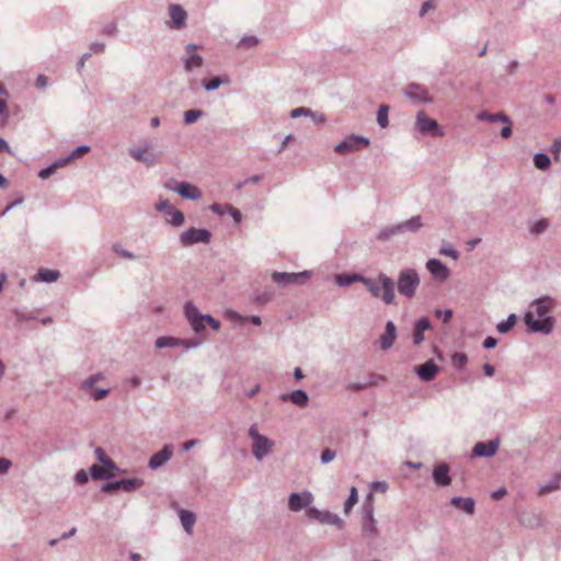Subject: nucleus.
<instances>
[{
  "label": "nucleus",
  "mask_w": 561,
  "mask_h": 561,
  "mask_svg": "<svg viewBox=\"0 0 561 561\" xmlns=\"http://www.w3.org/2000/svg\"><path fill=\"white\" fill-rule=\"evenodd\" d=\"M360 535L368 548H376L378 539L380 538V529L374 515V504L371 502L365 503L363 505L360 517Z\"/></svg>",
  "instance_id": "7ed1b4c3"
},
{
  "label": "nucleus",
  "mask_w": 561,
  "mask_h": 561,
  "mask_svg": "<svg viewBox=\"0 0 561 561\" xmlns=\"http://www.w3.org/2000/svg\"><path fill=\"white\" fill-rule=\"evenodd\" d=\"M426 268L438 282H444L450 276L449 268L438 259H430L426 262Z\"/></svg>",
  "instance_id": "6ab92c4d"
},
{
  "label": "nucleus",
  "mask_w": 561,
  "mask_h": 561,
  "mask_svg": "<svg viewBox=\"0 0 561 561\" xmlns=\"http://www.w3.org/2000/svg\"><path fill=\"white\" fill-rule=\"evenodd\" d=\"M468 362V357L465 353H455L451 356V364L455 368L461 369Z\"/></svg>",
  "instance_id": "8fccbe9b"
},
{
  "label": "nucleus",
  "mask_w": 561,
  "mask_h": 561,
  "mask_svg": "<svg viewBox=\"0 0 561 561\" xmlns=\"http://www.w3.org/2000/svg\"><path fill=\"white\" fill-rule=\"evenodd\" d=\"M173 449L174 448L171 444L164 445L161 450L157 451L150 457L148 467L151 470H157L163 467L172 458Z\"/></svg>",
  "instance_id": "dca6fc26"
},
{
  "label": "nucleus",
  "mask_w": 561,
  "mask_h": 561,
  "mask_svg": "<svg viewBox=\"0 0 561 561\" xmlns=\"http://www.w3.org/2000/svg\"><path fill=\"white\" fill-rule=\"evenodd\" d=\"M179 517L184 531L191 535L196 523V515L192 511L179 510Z\"/></svg>",
  "instance_id": "c85d7f7f"
},
{
  "label": "nucleus",
  "mask_w": 561,
  "mask_h": 561,
  "mask_svg": "<svg viewBox=\"0 0 561 561\" xmlns=\"http://www.w3.org/2000/svg\"><path fill=\"white\" fill-rule=\"evenodd\" d=\"M18 321H27L36 319V313L34 311H25L23 309H15L13 311Z\"/></svg>",
  "instance_id": "603ef678"
},
{
  "label": "nucleus",
  "mask_w": 561,
  "mask_h": 561,
  "mask_svg": "<svg viewBox=\"0 0 561 561\" xmlns=\"http://www.w3.org/2000/svg\"><path fill=\"white\" fill-rule=\"evenodd\" d=\"M306 516L310 520H316L322 525H333L339 529H342L345 525L344 520L330 511H320L317 507H308L306 510Z\"/></svg>",
  "instance_id": "6e6552de"
},
{
  "label": "nucleus",
  "mask_w": 561,
  "mask_h": 561,
  "mask_svg": "<svg viewBox=\"0 0 561 561\" xmlns=\"http://www.w3.org/2000/svg\"><path fill=\"white\" fill-rule=\"evenodd\" d=\"M362 284L373 297L381 299L386 305H396L394 282L385 273H379L377 278L364 276Z\"/></svg>",
  "instance_id": "f03ea898"
},
{
  "label": "nucleus",
  "mask_w": 561,
  "mask_h": 561,
  "mask_svg": "<svg viewBox=\"0 0 561 561\" xmlns=\"http://www.w3.org/2000/svg\"><path fill=\"white\" fill-rule=\"evenodd\" d=\"M534 164L539 170H546L551 164L550 157L547 153L538 152L534 156Z\"/></svg>",
  "instance_id": "4c0bfd02"
},
{
  "label": "nucleus",
  "mask_w": 561,
  "mask_h": 561,
  "mask_svg": "<svg viewBox=\"0 0 561 561\" xmlns=\"http://www.w3.org/2000/svg\"><path fill=\"white\" fill-rule=\"evenodd\" d=\"M364 278L363 275L352 273V274H339L335 277V282L341 287L350 286L354 283H362V279Z\"/></svg>",
  "instance_id": "7c9ffc66"
},
{
  "label": "nucleus",
  "mask_w": 561,
  "mask_h": 561,
  "mask_svg": "<svg viewBox=\"0 0 561 561\" xmlns=\"http://www.w3.org/2000/svg\"><path fill=\"white\" fill-rule=\"evenodd\" d=\"M432 9H434L433 0L425 1L420 9L419 15L423 18Z\"/></svg>",
  "instance_id": "69168bd1"
},
{
  "label": "nucleus",
  "mask_w": 561,
  "mask_h": 561,
  "mask_svg": "<svg viewBox=\"0 0 561 561\" xmlns=\"http://www.w3.org/2000/svg\"><path fill=\"white\" fill-rule=\"evenodd\" d=\"M129 156L137 162H140L146 167L150 168L159 162L161 154L160 152L147 151L140 148L139 146H136L129 149Z\"/></svg>",
  "instance_id": "ddd939ff"
},
{
  "label": "nucleus",
  "mask_w": 561,
  "mask_h": 561,
  "mask_svg": "<svg viewBox=\"0 0 561 561\" xmlns=\"http://www.w3.org/2000/svg\"><path fill=\"white\" fill-rule=\"evenodd\" d=\"M226 207L228 209L229 215L233 218L234 222L236 224L241 222V220H242L241 211L230 205H226Z\"/></svg>",
  "instance_id": "680f3d73"
},
{
  "label": "nucleus",
  "mask_w": 561,
  "mask_h": 561,
  "mask_svg": "<svg viewBox=\"0 0 561 561\" xmlns=\"http://www.w3.org/2000/svg\"><path fill=\"white\" fill-rule=\"evenodd\" d=\"M519 523L524 526L534 528L540 525V517L538 515L525 516L520 515L518 518Z\"/></svg>",
  "instance_id": "49530a36"
},
{
  "label": "nucleus",
  "mask_w": 561,
  "mask_h": 561,
  "mask_svg": "<svg viewBox=\"0 0 561 561\" xmlns=\"http://www.w3.org/2000/svg\"><path fill=\"white\" fill-rule=\"evenodd\" d=\"M370 140L364 136L351 135L340 141L335 147L334 151L339 154H346L352 151H358L364 147L369 146Z\"/></svg>",
  "instance_id": "9b49d317"
},
{
  "label": "nucleus",
  "mask_w": 561,
  "mask_h": 561,
  "mask_svg": "<svg viewBox=\"0 0 561 561\" xmlns=\"http://www.w3.org/2000/svg\"><path fill=\"white\" fill-rule=\"evenodd\" d=\"M357 501H358L357 490L355 486H352L350 495L344 503V512L348 513L352 510V507L357 503Z\"/></svg>",
  "instance_id": "de8ad7c7"
},
{
  "label": "nucleus",
  "mask_w": 561,
  "mask_h": 561,
  "mask_svg": "<svg viewBox=\"0 0 561 561\" xmlns=\"http://www.w3.org/2000/svg\"><path fill=\"white\" fill-rule=\"evenodd\" d=\"M104 379L103 373H98L89 376L87 379H84L81 383V388L83 390H90L93 389V386Z\"/></svg>",
  "instance_id": "a18cd8bd"
},
{
  "label": "nucleus",
  "mask_w": 561,
  "mask_h": 561,
  "mask_svg": "<svg viewBox=\"0 0 561 561\" xmlns=\"http://www.w3.org/2000/svg\"><path fill=\"white\" fill-rule=\"evenodd\" d=\"M428 330H432V324L427 317L416 320L413 329V343L420 345L424 341V332Z\"/></svg>",
  "instance_id": "393cba45"
},
{
  "label": "nucleus",
  "mask_w": 561,
  "mask_h": 561,
  "mask_svg": "<svg viewBox=\"0 0 561 561\" xmlns=\"http://www.w3.org/2000/svg\"><path fill=\"white\" fill-rule=\"evenodd\" d=\"M222 83V80L219 77H213L209 81L204 82L203 87L206 91H215Z\"/></svg>",
  "instance_id": "6e6d98bb"
},
{
  "label": "nucleus",
  "mask_w": 561,
  "mask_h": 561,
  "mask_svg": "<svg viewBox=\"0 0 561 561\" xmlns=\"http://www.w3.org/2000/svg\"><path fill=\"white\" fill-rule=\"evenodd\" d=\"M90 473L93 480H108L113 477V473L98 465H93L90 468Z\"/></svg>",
  "instance_id": "f704fd0d"
},
{
  "label": "nucleus",
  "mask_w": 561,
  "mask_h": 561,
  "mask_svg": "<svg viewBox=\"0 0 561 561\" xmlns=\"http://www.w3.org/2000/svg\"><path fill=\"white\" fill-rule=\"evenodd\" d=\"M439 254L449 256V257H451L455 261L459 259V252L455 248L449 245V244L443 245L439 249Z\"/></svg>",
  "instance_id": "5fc2aeb1"
},
{
  "label": "nucleus",
  "mask_w": 561,
  "mask_h": 561,
  "mask_svg": "<svg viewBox=\"0 0 561 561\" xmlns=\"http://www.w3.org/2000/svg\"><path fill=\"white\" fill-rule=\"evenodd\" d=\"M113 252L118 254L119 256L126 259V260H134L136 259L135 254L127 249H124L119 243H114L112 245Z\"/></svg>",
  "instance_id": "3c124183"
},
{
  "label": "nucleus",
  "mask_w": 561,
  "mask_h": 561,
  "mask_svg": "<svg viewBox=\"0 0 561 561\" xmlns=\"http://www.w3.org/2000/svg\"><path fill=\"white\" fill-rule=\"evenodd\" d=\"M60 277L57 270L41 268L37 272V279L44 283H54Z\"/></svg>",
  "instance_id": "473e14b6"
},
{
  "label": "nucleus",
  "mask_w": 561,
  "mask_h": 561,
  "mask_svg": "<svg viewBox=\"0 0 561 561\" xmlns=\"http://www.w3.org/2000/svg\"><path fill=\"white\" fill-rule=\"evenodd\" d=\"M211 239V233L205 228L191 227L180 233L179 240L182 247H191L196 243L208 244Z\"/></svg>",
  "instance_id": "423d86ee"
},
{
  "label": "nucleus",
  "mask_w": 561,
  "mask_h": 561,
  "mask_svg": "<svg viewBox=\"0 0 561 561\" xmlns=\"http://www.w3.org/2000/svg\"><path fill=\"white\" fill-rule=\"evenodd\" d=\"M388 113L389 106L381 104L377 111V123L381 128H386L389 125Z\"/></svg>",
  "instance_id": "58836bf2"
},
{
  "label": "nucleus",
  "mask_w": 561,
  "mask_h": 561,
  "mask_svg": "<svg viewBox=\"0 0 561 561\" xmlns=\"http://www.w3.org/2000/svg\"><path fill=\"white\" fill-rule=\"evenodd\" d=\"M90 149H91L90 146L81 145V146L77 147L75 150H72L68 157L61 158V160L65 161V164L67 165L72 160L78 159V158L82 157L83 154L88 153L90 151Z\"/></svg>",
  "instance_id": "e433bc0d"
},
{
  "label": "nucleus",
  "mask_w": 561,
  "mask_h": 561,
  "mask_svg": "<svg viewBox=\"0 0 561 561\" xmlns=\"http://www.w3.org/2000/svg\"><path fill=\"white\" fill-rule=\"evenodd\" d=\"M336 456V453L331 449V448H325L322 450L321 453V456H320V460H321V463L325 465V463H329L330 461H332Z\"/></svg>",
  "instance_id": "4d7b16f0"
},
{
  "label": "nucleus",
  "mask_w": 561,
  "mask_h": 561,
  "mask_svg": "<svg viewBox=\"0 0 561 561\" xmlns=\"http://www.w3.org/2000/svg\"><path fill=\"white\" fill-rule=\"evenodd\" d=\"M310 277V272L305 271L301 273H287V272H274L272 279L278 285L286 286L288 284L300 283Z\"/></svg>",
  "instance_id": "2eb2a0df"
},
{
  "label": "nucleus",
  "mask_w": 561,
  "mask_h": 561,
  "mask_svg": "<svg viewBox=\"0 0 561 561\" xmlns=\"http://www.w3.org/2000/svg\"><path fill=\"white\" fill-rule=\"evenodd\" d=\"M548 227V222L545 220V219H541L539 221H537L531 228H530V232L533 234H539L541 233L542 231L546 230V228Z\"/></svg>",
  "instance_id": "13d9d810"
},
{
  "label": "nucleus",
  "mask_w": 561,
  "mask_h": 561,
  "mask_svg": "<svg viewBox=\"0 0 561 561\" xmlns=\"http://www.w3.org/2000/svg\"><path fill=\"white\" fill-rule=\"evenodd\" d=\"M249 437L252 439V454L256 461L265 459L273 450L274 440L265 435L260 434L257 425L252 424L248 431Z\"/></svg>",
  "instance_id": "20e7f679"
},
{
  "label": "nucleus",
  "mask_w": 561,
  "mask_h": 561,
  "mask_svg": "<svg viewBox=\"0 0 561 561\" xmlns=\"http://www.w3.org/2000/svg\"><path fill=\"white\" fill-rule=\"evenodd\" d=\"M500 446V439H491L489 442H479L474 445L472 449V455L474 457H484L489 458L496 454Z\"/></svg>",
  "instance_id": "a211bd4d"
},
{
  "label": "nucleus",
  "mask_w": 561,
  "mask_h": 561,
  "mask_svg": "<svg viewBox=\"0 0 561 561\" xmlns=\"http://www.w3.org/2000/svg\"><path fill=\"white\" fill-rule=\"evenodd\" d=\"M479 121H488L492 123H504L511 124L510 117L504 113H489L486 111H482L477 115Z\"/></svg>",
  "instance_id": "c756f323"
},
{
  "label": "nucleus",
  "mask_w": 561,
  "mask_h": 561,
  "mask_svg": "<svg viewBox=\"0 0 561 561\" xmlns=\"http://www.w3.org/2000/svg\"><path fill=\"white\" fill-rule=\"evenodd\" d=\"M289 115L291 118H298L301 116H313V111H311L308 107L300 106L291 110Z\"/></svg>",
  "instance_id": "864d4df0"
},
{
  "label": "nucleus",
  "mask_w": 561,
  "mask_h": 561,
  "mask_svg": "<svg viewBox=\"0 0 561 561\" xmlns=\"http://www.w3.org/2000/svg\"><path fill=\"white\" fill-rule=\"evenodd\" d=\"M516 323V314L512 313L506 320L497 323L496 329L500 333H507Z\"/></svg>",
  "instance_id": "37998d69"
},
{
  "label": "nucleus",
  "mask_w": 561,
  "mask_h": 561,
  "mask_svg": "<svg viewBox=\"0 0 561 561\" xmlns=\"http://www.w3.org/2000/svg\"><path fill=\"white\" fill-rule=\"evenodd\" d=\"M279 399L284 402L290 401L293 404L298 408H306L309 403V396L302 389L294 390L289 393L280 394Z\"/></svg>",
  "instance_id": "5701e85b"
},
{
  "label": "nucleus",
  "mask_w": 561,
  "mask_h": 561,
  "mask_svg": "<svg viewBox=\"0 0 561 561\" xmlns=\"http://www.w3.org/2000/svg\"><path fill=\"white\" fill-rule=\"evenodd\" d=\"M414 371L422 381L428 382L436 377L439 371V367L433 359H428L424 364L416 366Z\"/></svg>",
  "instance_id": "aec40b11"
},
{
  "label": "nucleus",
  "mask_w": 561,
  "mask_h": 561,
  "mask_svg": "<svg viewBox=\"0 0 561 561\" xmlns=\"http://www.w3.org/2000/svg\"><path fill=\"white\" fill-rule=\"evenodd\" d=\"M144 480L139 478L121 479L119 490H123L124 492H133L135 490L140 489L144 485Z\"/></svg>",
  "instance_id": "2f4dec72"
},
{
  "label": "nucleus",
  "mask_w": 561,
  "mask_h": 561,
  "mask_svg": "<svg viewBox=\"0 0 561 561\" xmlns=\"http://www.w3.org/2000/svg\"><path fill=\"white\" fill-rule=\"evenodd\" d=\"M198 48L195 44H187L185 46V51L187 57L184 59V68L187 71H192L194 68H199L203 65V57L195 53Z\"/></svg>",
  "instance_id": "4be33fe9"
},
{
  "label": "nucleus",
  "mask_w": 561,
  "mask_h": 561,
  "mask_svg": "<svg viewBox=\"0 0 561 561\" xmlns=\"http://www.w3.org/2000/svg\"><path fill=\"white\" fill-rule=\"evenodd\" d=\"M553 305V299L548 296L540 297L530 305L524 317L525 324L530 332L545 335L552 332L554 320L549 316V311Z\"/></svg>",
  "instance_id": "f257e3e1"
},
{
  "label": "nucleus",
  "mask_w": 561,
  "mask_h": 561,
  "mask_svg": "<svg viewBox=\"0 0 561 561\" xmlns=\"http://www.w3.org/2000/svg\"><path fill=\"white\" fill-rule=\"evenodd\" d=\"M313 502V495L309 492H294L289 495L288 507L293 512H299L302 508L311 507L310 504Z\"/></svg>",
  "instance_id": "4468645a"
},
{
  "label": "nucleus",
  "mask_w": 561,
  "mask_h": 561,
  "mask_svg": "<svg viewBox=\"0 0 561 561\" xmlns=\"http://www.w3.org/2000/svg\"><path fill=\"white\" fill-rule=\"evenodd\" d=\"M397 339V327L393 321L389 320L386 323L385 332L379 337V345L382 351H388L393 346Z\"/></svg>",
  "instance_id": "412c9836"
},
{
  "label": "nucleus",
  "mask_w": 561,
  "mask_h": 561,
  "mask_svg": "<svg viewBox=\"0 0 561 561\" xmlns=\"http://www.w3.org/2000/svg\"><path fill=\"white\" fill-rule=\"evenodd\" d=\"M415 126L423 135L444 136V130L439 127L438 123L434 118L428 117L424 111L417 112Z\"/></svg>",
  "instance_id": "f8f14e48"
},
{
  "label": "nucleus",
  "mask_w": 561,
  "mask_h": 561,
  "mask_svg": "<svg viewBox=\"0 0 561 561\" xmlns=\"http://www.w3.org/2000/svg\"><path fill=\"white\" fill-rule=\"evenodd\" d=\"M12 467V461L8 458H0V474L5 473Z\"/></svg>",
  "instance_id": "774afa93"
},
{
  "label": "nucleus",
  "mask_w": 561,
  "mask_h": 561,
  "mask_svg": "<svg viewBox=\"0 0 561 561\" xmlns=\"http://www.w3.org/2000/svg\"><path fill=\"white\" fill-rule=\"evenodd\" d=\"M169 14L172 21V28L181 30L185 26L187 14L181 5L171 4L169 8Z\"/></svg>",
  "instance_id": "b1692460"
},
{
  "label": "nucleus",
  "mask_w": 561,
  "mask_h": 561,
  "mask_svg": "<svg viewBox=\"0 0 561 561\" xmlns=\"http://www.w3.org/2000/svg\"><path fill=\"white\" fill-rule=\"evenodd\" d=\"M385 380H386V378H385V376H382V375H378V374H370V375L368 376V379H367V381H366V385H367V387L376 386V385H378V382H380V381H385Z\"/></svg>",
  "instance_id": "052dcab7"
},
{
  "label": "nucleus",
  "mask_w": 561,
  "mask_h": 561,
  "mask_svg": "<svg viewBox=\"0 0 561 561\" xmlns=\"http://www.w3.org/2000/svg\"><path fill=\"white\" fill-rule=\"evenodd\" d=\"M179 346L183 347L184 350H192V348H198L203 344V340L199 337H193V339H179Z\"/></svg>",
  "instance_id": "79ce46f5"
},
{
  "label": "nucleus",
  "mask_w": 561,
  "mask_h": 561,
  "mask_svg": "<svg viewBox=\"0 0 561 561\" xmlns=\"http://www.w3.org/2000/svg\"><path fill=\"white\" fill-rule=\"evenodd\" d=\"M184 314L196 334L204 333L206 329V314L199 312L197 307L192 301H186L184 305Z\"/></svg>",
  "instance_id": "9d476101"
},
{
  "label": "nucleus",
  "mask_w": 561,
  "mask_h": 561,
  "mask_svg": "<svg viewBox=\"0 0 561 561\" xmlns=\"http://www.w3.org/2000/svg\"><path fill=\"white\" fill-rule=\"evenodd\" d=\"M560 483H561V477L557 474L548 483L541 484L539 486V493L540 494H547V493H550L552 491L559 490L560 489Z\"/></svg>",
  "instance_id": "c9c22d12"
},
{
  "label": "nucleus",
  "mask_w": 561,
  "mask_h": 561,
  "mask_svg": "<svg viewBox=\"0 0 561 561\" xmlns=\"http://www.w3.org/2000/svg\"><path fill=\"white\" fill-rule=\"evenodd\" d=\"M435 316L438 317V318L442 317L443 321L446 323L453 317V310L451 309H446V310L436 309L435 310Z\"/></svg>",
  "instance_id": "e2e57ef3"
},
{
  "label": "nucleus",
  "mask_w": 561,
  "mask_h": 561,
  "mask_svg": "<svg viewBox=\"0 0 561 561\" xmlns=\"http://www.w3.org/2000/svg\"><path fill=\"white\" fill-rule=\"evenodd\" d=\"M179 341L178 337L172 336H160L156 340V347L157 348H165V347H178Z\"/></svg>",
  "instance_id": "ea45409f"
},
{
  "label": "nucleus",
  "mask_w": 561,
  "mask_h": 561,
  "mask_svg": "<svg viewBox=\"0 0 561 561\" xmlns=\"http://www.w3.org/2000/svg\"><path fill=\"white\" fill-rule=\"evenodd\" d=\"M75 480L78 482V483H85L88 482L89 480V476H88V472L83 469L79 470L76 476H75Z\"/></svg>",
  "instance_id": "338daca9"
},
{
  "label": "nucleus",
  "mask_w": 561,
  "mask_h": 561,
  "mask_svg": "<svg viewBox=\"0 0 561 561\" xmlns=\"http://www.w3.org/2000/svg\"><path fill=\"white\" fill-rule=\"evenodd\" d=\"M404 95L421 103H433V98L430 96L427 89L419 83H410L404 90Z\"/></svg>",
  "instance_id": "f3484780"
},
{
  "label": "nucleus",
  "mask_w": 561,
  "mask_h": 561,
  "mask_svg": "<svg viewBox=\"0 0 561 561\" xmlns=\"http://www.w3.org/2000/svg\"><path fill=\"white\" fill-rule=\"evenodd\" d=\"M371 489L376 492L385 493L388 490V483L386 481H375L371 484Z\"/></svg>",
  "instance_id": "0e129e2a"
},
{
  "label": "nucleus",
  "mask_w": 561,
  "mask_h": 561,
  "mask_svg": "<svg viewBox=\"0 0 561 561\" xmlns=\"http://www.w3.org/2000/svg\"><path fill=\"white\" fill-rule=\"evenodd\" d=\"M397 234H400V230H397V225H393V226H389V227L382 228L378 232L377 239L379 241H387V240H389L390 238H392L393 236H397Z\"/></svg>",
  "instance_id": "a19ab883"
},
{
  "label": "nucleus",
  "mask_w": 561,
  "mask_h": 561,
  "mask_svg": "<svg viewBox=\"0 0 561 561\" xmlns=\"http://www.w3.org/2000/svg\"><path fill=\"white\" fill-rule=\"evenodd\" d=\"M423 227L421 216H413L407 221L397 224V230H400V234L407 232H416Z\"/></svg>",
  "instance_id": "bb28decb"
},
{
  "label": "nucleus",
  "mask_w": 561,
  "mask_h": 561,
  "mask_svg": "<svg viewBox=\"0 0 561 561\" xmlns=\"http://www.w3.org/2000/svg\"><path fill=\"white\" fill-rule=\"evenodd\" d=\"M432 476L437 485L447 486L451 482V478L449 476V466L445 462L436 466Z\"/></svg>",
  "instance_id": "a878e982"
},
{
  "label": "nucleus",
  "mask_w": 561,
  "mask_h": 561,
  "mask_svg": "<svg viewBox=\"0 0 561 561\" xmlns=\"http://www.w3.org/2000/svg\"><path fill=\"white\" fill-rule=\"evenodd\" d=\"M116 490H119V480L113 482H105L101 486V491L105 493L113 492Z\"/></svg>",
  "instance_id": "bf43d9fd"
},
{
  "label": "nucleus",
  "mask_w": 561,
  "mask_h": 561,
  "mask_svg": "<svg viewBox=\"0 0 561 561\" xmlns=\"http://www.w3.org/2000/svg\"><path fill=\"white\" fill-rule=\"evenodd\" d=\"M164 187L188 201H198L202 197L201 190L188 182H176L174 179H170L165 182Z\"/></svg>",
  "instance_id": "0eeeda50"
},
{
  "label": "nucleus",
  "mask_w": 561,
  "mask_h": 561,
  "mask_svg": "<svg viewBox=\"0 0 561 561\" xmlns=\"http://www.w3.org/2000/svg\"><path fill=\"white\" fill-rule=\"evenodd\" d=\"M420 286V276L414 268H404L400 271L397 280V287L400 295L411 299L414 297Z\"/></svg>",
  "instance_id": "39448f33"
},
{
  "label": "nucleus",
  "mask_w": 561,
  "mask_h": 561,
  "mask_svg": "<svg viewBox=\"0 0 561 561\" xmlns=\"http://www.w3.org/2000/svg\"><path fill=\"white\" fill-rule=\"evenodd\" d=\"M64 167H66L65 161H62L61 159H58L54 163L48 165L47 168L42 169L38 172V178H41L43 180L48 179L51 174H54L57 171V169H60Z\"/></svg>",
  "instance_id": "72a5a7b5"
},
{
  "label": "nucleus",
  "mask_w": 561,
  "mask_h": 561,
  "mask_svg": "<svg viewBox=\"0 0 561 561\" xmlns=\"http://www.w3.org/2000/svg\"><path fill=\"white\" fill-rule=\"evenodd\" d=\"M259 43L260 39L255 35H245L238 42L237 47L240 49L252 48Z\"/></svg>",
  "instance_id": "c03bdc74"
},
{
  "label": "nucleus",
  "mask_w": 561,
  "mask_h": 561,
  "mask_svg": "<svg viewBox=\"0 0 561 561\" xmlns=\"http://www.w3.org/2000/svg\"><path fill=\"white\" fill-rule=\"evenodd\" d=\"M450 504L468 515L474 513V500L472 497L455 496L450 500Z\"/></svg>",
  "instance_id": "cd10ccee"
},
{
  "label": "nucleus",
  "mask_w": 561,
  "mask_h": 561,
  "mask_svg": "<svg viewBox=\"0 0 561 561\" xmlns=\"http://www.w3.org/2000/svg\"><path fill=\"white\" fill-rule=\"evenodd\" d=\"M202 116H203L202 110H197V108L188 110L184 113V123L187 125L193 124Z\"/></svg>",
  "instance_id": "09e8293b"
},
{
  "label": "nucleus",
  "mask_w": 561,
  "mask_h": 561,
  "mask_svg": "<svg viewBox=\"0 0 561 561\" xmlns=\"http://www.w3.org/2000/svg\"><path fill=\"white\" fill-rule=\"evenodd\" d=\"M156 210L167 216V224L172 227H181L185 221L184 214L175 208L168 199L160 198L156 204Z\"/></svg>",
  "instance_id": "1a4fd4ad"
}]
</instances>
